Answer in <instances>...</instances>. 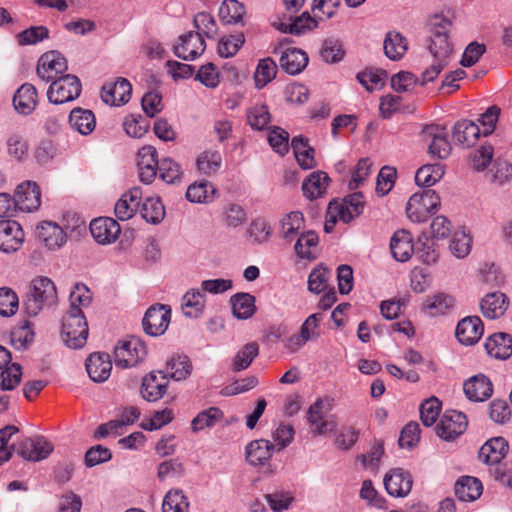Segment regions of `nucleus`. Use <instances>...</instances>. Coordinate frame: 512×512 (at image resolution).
<instances>
[{
	"label": "nucleus",
	"instance_id": "nucleus-7",
	"mask_svg": "<svg viewBox=\"0 0 512 512\" xmlns=\"http://www.w3.org/2000/svg\"><path fill=\"white\" fill-rule=\"evenodd\" d=\"M468 426L467 416L456 410H447L436 425V434L445 441H453L462 435Z\"/></svg>",
	"mask_w": 512,
	"mask_h": 512
},
{
	"label": "nucleus",
	"instance_id": "nucleus-27",
	"mask_svg": "<svg viewBox=\"0 0 512 512\" xmlns=\"http://www.w3.org/2000/svg\"><path fill=\"white\" fill-rule=\"evenodd\" d=\"M390 250L397 261L409 260L415 251L411 234L406 230L396 231L390 241Z\"/></svg>",
	"mask_w": 512,
	"mask_h": 512
},
{
	"label": "nucleus",
	"instance_id": "nucleus-26",
	"mask_svg": "<svg viewBox=\"0 0 512 512\" xmlns=\"http://www.w3.org/2000/svg\"><path fill=\"white\" fill-rule=\"evenodd\" d=\"M275 445L266 439L251 441L246 446V460L252 466L264 465L273 455Z\"/></svg>",
	"mask_w": 512,
	"mask_h": 512
},
{
	"label": "nucleus",
	"instance_id": "nucleus-14",
	"mask_svg": "<svg viewBox=\"0 0 512 512\" xmlns=\"http://www.w3.org/2000/svg\"><path fill=\"white\" fill-rule=\"evenodd\" d=\"M423 135L430 140L428 153L431 157L437 159H446L451 153V144L447 139V133L444 127L438 125L426 126L423 129Z\"/></svg>",
	"mask_w": 512,
	"mask_h": 512
},
{
	"label": "nucleus",
	"instance_id": "nucleus-54",
	"mask_svg": "<svg viewBox=\"0 0 512 512\" xmlns=\"http://www.w3.org/2000/svg\"><path fill=\"white\" fill-rule=\"evenodd\" d=\"M247 121L253 130H264L270 122L268 107L264 104L251 107L247 111Z\"/></svg>",
	"mask_w": 512,
	"mask_h": 512
},
{
	"label": "nucleus",
	"instance_id": "nucleus-12",
	"mask_svg": "<svg viewBox=\"0 0 512 512\" xmlns=\"http://www.w3.org/2000/svg\"><path fill=\"white\" fill-rule=\"evenodd\" d=\"M24 231L21 225L10 219L0 220V250L5 253L18 251L24 242Z\"/></svg>",
	"mask_w": 512,
	"mask_h": 512
},
{
	"label": "nucleus",
	"instance_id": "nucleus-46",
	"mask_svg": "<svg viewBox=\"0 0 512 512\" xmlns=\"http://www.w3.org/2000/svg\"><path fill=\"white\" fill-rule=\"evenodd\" d=\"M245 8L237 0H224L219 8V17L223 24L243 23Z\"/></svg>",
	"mask_w": 512,
	"mask_h": 512
},
{
	"label": "nucleus",
	"instance_id": "nucleus-32",
	"mask_svg": "<svg viewBox=\"0 0 512 512\" xmlns=\"http://www.w3.org/2000/svg\"><path fill=\"white\" fill-rule=\"evenodd\" d=\"M480 134V127L473 121L465 119L454 125L452 138L457 144L469 147L475 144Z\"/></svg>",
	"mask_w": 512,
	"mask_h": 512
},
{
	"label": "nucleus",
	"instance_id": "nucleus-44",
	"mask_svg": "<svg viewBox=\"0 0 512 512\" xmlns=\"http://www.w3.org/2000/svg\"><path fill=\"white\" fill-rule=\"evenodd\" d=\"M443 165L426 164L420 167L415 173V182L418 186L430 187L436 184L444 176Z\"/></svg>",
	"mask_w": 512,
	"mask_h": 512
},
{
	"label": "nucleus",
	"instance_id": "nucleus-22",
	"mask_svg": "<svg viewBox=\"0 0 512 512\" xmlns=\"http://www.w3.org/2000/svg\"><path fill=\"white\" fill-rule=\"evenodd\" d=\"M121 228L117 221L109 217H100L90 222V232L99 244L114 242L120 234Z\"/></svg>",
	"mask_w": 512,
	"mask_h": 512
},
{
	"label": "nucleus",
	"instance_id": "nucleus-30",
	"mask_svg": "<svg viewBox=\"0 0 512 512\" xmlns=\"http://www.w3.org/2000/svg\"><path fill=\"white\" fill-rule=\"evenodd\" d=\"M37 90L29 83L23 84L13 97L14 108L23 115H29L37 105Z\"/></svg>",
	"mask_w": 512,
	"mask_h": 512
},
{
	"label": "nucleus",
	"instance_id": "nucleus-24",
	"mask_svg": "<svg viewBox=\"0 0 512 512\" xmlns=\"http://www.w3.org/2000/svg\"><path fill=\"white\" fill-rule=\"evenodd\" d=\"M86 370L92 381L102 383L106 381L112 370V362L107 353H93L86 360Z\"/></svg>",
	"mask_w": 512,
	"mask_h": 512
},
{
	"label": "nucleus",
	"instance_id": "nucleus-51",
	"mask_svg": "<svg viewBox=\"0 0 512 512\" xmlns=\"http://www.w3.org/2000/svg\"><path fill=\"white\" fill-rule=\"evenodd\" d=\"M277 73V65L270 57L259 61L254 74L255 85L261 89L274 79Z\"/></svg>",
	"mask_w": 512,
	"mask_h": 512
},
{
	"label": "nucleus",
	"instance_id": "nucleus-38",
	"mask_svg": "<svg viewBox=\"0 0 512 512\" xmlns=\"http://www.w3.org/2000/svg\"><path fill=\"white\" fill-rule=\"evenodd\" d=\"M221 166L222 155L218 150H204L196 159V168L198 172L206 176L216 174L220 170Z\"/></svg>",
	"mask_w": 512,
	"mask_h": 512
},
{
	"label": "nucleus",
	"instance_id": "nucleus-63",
	"mask_svg": "<svg viewBox=\"0 0 512 512\" xmlns=\"http://www.w3.org/2000/svg\"><path fill=\"white\" fill-rule=\"evenodd\" d=\"M19 300L16 293L8 287L0 288V315L9 317L18 310Z\"/></svg>",
	"mask_w": 512,
	"mask_h": 512
},
{
	"label": "nucleus",
	"instance_id": "nucleus-60",
	"mask_svg": "<svg viewBox=\"0 0 512 512\" xmlns=\"http://www.w3.org/2000/svg\"><path fill=\"white\" fill-rule=\"evenodd\" d=\"M419 410L423 425L430 427L436 422L439 416L441 402L436 397H431L420 405Z\"/></svg>",
	"mask_w": 512,
	"mask_h": 512
},
{
	"label": "nucleus",
	"instance_id": "nucleus-45",
	"mask_svg": "<svg viewBox=\"0 0 512 512\" xmlns=\"http://www.w3.org/2000/svg\"><path fill=\"white\" fill-rule=\"evenodd\" d=\"M304 226V216L300 211L288 213L281 221L280 236L287 242H291Z\"/></svg>",
	"mask_w": 512,
	"mask_h": 512
},
{
	"label": "nucleus",
	"instance_id": "nucleus-11",
	"mask_svg": "<svg viewBox=\"0 0 512 512\" xmlns=\"http://www.w3.org/2000/svg\"><path fill=\"white\" fill-rule=\"evenodd\" d=\"M206 49V43L200 32L189 31L178 38L173 47L174 54L185 61H192L201 56Z\"/></svg>",
	"mask_w": 512,
	"mask_h": 512
},
{
	"label": "nucleus",
	"instance_id": "nucleus-39",
	"mask_svg": "<svg viewBox=\"0 0 512 512\" xmlns=\"http://www.w3.org/2000/svg\"><path fill=\"white\" fill-rule=\"evenodd\" d=\"M216 191L211 182L201 180L188 186L186 198L192 203H208L214 200Z\"/></svg>",
	"mask_w": 512,
	"mask_h": 512
},
{
	"label": "nucleus",
	"instance_id": "nucleus-21",
	"mask_svg": "<svg viewBox=\"0 0 512 512\" xmlns=\"http://www.w3.org/2000/svg\"><path fill=\"white\" fill-rule=\"evenodd\" d=\"M484 332L481 319L478 316H468L457 324L455 335L458 341L463 345H473L477 343Z\"/></svg>",
	"mask_w": 512,
	"mask_h": 512
},
{
	"label": "nucleus",
	"instance_id": "nucleus-57",
	"mask_svg": "<svg viewBox=\"0 0 512 512\" xmlns=\"http://www.w3.org/2000/svg\"><path fill=\"white\" fill-rule=\"evenodd\" d=\"M49 37V30L46 26H31L17 34L16 38L20 45H35Z\"/></svg>",
	"mask_w": 512,
	"mask_h": 512
},
{
	"label": "nucleus",
	"instance_id": "nucleus-1",
	"mask_svg": "<svg viewBox=\"0 0 512 512\" xmlns=\"http://www.w3.org/2000/svg\"><path fill=\"white\" fill-rule=\"evenodd\" d=\"M451 25V20L443 14H434L428 19V27L432 34L428 48L434 62L422 73L421 85L433 82L448 65L452 55V45L448 38Z\"/></svg>",
	"mask_w": 512,
	"mask_h": 512
},
{
	"label": "nucleus",
	"instance_id": "nucleus-41",
	"mask_svg": "<svg viewBox=\"0 0 512 512\" xmlns=\"http://www.w3.org/2000/svg\"><path fill=\"white\" fill-rule=\"evenodd\" d=\"M182 310L187 317H198L205 306V294L202 290L191 289L182 298Z\"/></svg>",
	"mask_w": 512,
	"mask_h": 512
},
{
	"label": "nucleus",
	"instance_id": "nucleus-58",
	"mask_svg": "<svg viewBox=\"0 0 512 512\" xmlns=\"http://www.w3.org/2000/svg\"><path fill=\"white\" fill-rule=\"evenodd\" d=\"M344 54L345 51L339 40L329 38L323 42L320 55L325 62L337 63L343 59Z\"/></svg>",
	"mask_w": 512,
	"mask_h": 512
},
{
	"label": "nucleus",
	"instance_id": "nucleus-34",
	"mask_svg": "<svg viewBox=\"0 0 512 512\" xmlns=\"http://www.w3.org/2000/svg\"><path fill=\"white\" fill-rule=\"evenodd\" d=\"M330 178L324 171L312 172L302 184V191L305 197L313 200L321 197L328 187Z\"/></svg>",
	"mask_w": 512,
	"mask_h": 512
},
{
	"label": "nucleus",
	"instance_id": "nucleus-50",
	"mask_svg": "<svg viewBox=\"0 0 512 512\" xmlns=\"http://www.w3.org/2000/svg\"><path fill=\"white\" fill-rule=\"evenodd\" d=\"M163 512H188L189 502L183 490L172 489L164 497Z\"/></svg>",
	"mask_w": 512,
	"mask_h": 512
},
{
	"label": "nucleus",
	"instance_id": "nucleus-3",
	"mask_svg": "<svg viewBox=\"0 0 512 512\" xmlns=\"http://www.w3.org/2000/svg\"><path fill=\"white\" fill-rule=\"evenodd\" d=\"M88 323L81 309H69L62 318L61 337L71 349L82 348L88 337Z\"/></svg>",
	"mask_w": 512,
	"mask_h": 512
},
{
	"label": "nucleus",
	"instance_id": "nucleus-48",
	"mask_svg": "<svg viewBox=\"0 0 512 512\" xmlns=\"http://www.w3.org/2000/svg\"><path fill=\"white\" fill-rule=\"evenodd\" d=\"M258 354L259 345L256 342L247 343L235 355L232 362V370L240 372L247 369Z\"/></svg>",
	"mask_w": 512,
	"mask_h": 512
},
{
	"label": "nucleus",
	"instance_id": "nucleus-20",
	"mask_svg": "<svg viewBox=\"0 0 512 512\" xmlns=\"http://www.w3.org/2000/svg\"><path fill=\"white\" fill-rule=\"evenodd\" d=\"M465 396L473 402H484L492 396L493 384L484 374L468 378L463 384Z\"/></svg>",
	"mask_w": 512,
	"mask_h": 512
},
{
	"label": "nucleus",
	"instance_id": "nucleus-62",
	"mask_svg": "<svg viewBox=\"0 0 512 512\" xmlns=\"http://www.w3.org/2000/svg\"><path fill=\"white\" fill-rule=\"evenodd\" d=\"M425 240L419 238L414 254L425 264L435 263L439 257L433 240L424 236Z\"/></svg>",
	"mask_w": 512,
	"mask_h": 512
},
{
	"label": "nucleus",
	"instance_id": "nucleus-31",
	"mask_svg": "<svg viewBox=\"0 0 512 512\" xmlns=\"http://www.w3.org/2000/svg\"><path fill=\"white\" fill-rule=\"evenodd\" d=\"M482 492V483L475 477L462 476L455 483V495L460 501H475L481 496Z\"/></svg>",
	"mask_w": 512,
	"mask_h": 512
},
{
	"label": "nucleus",
	"instance_id": "nucleus-4",
	"mask_svg": "<svg viewBox=\"0 0 512 512\" xmlns=\"http://www.w3.org/2000/svg\"><path fill=\"white\" fill-rule=\"evenodd\" d=\"M440 206L439 195L431 189H425L422 192L414 193L406 205L407 217L415 222H425L429 216L435 213Z\"/></svg>",
	"mask_w": 512,
	"mask_h": 512
},
{
	"label": "nucleus",
	"instance_id": "nucleus-13",
	"mask_svg": "<svg viewBox=\"0 0 512 512\" xmlns=\"http://www.w3.org/2000/svg\"><path fill=\"white\" fill-rule=\"evenodd\" d=\"M364 204L363 194L356 192L346 196L341 202L331 201L329 209L330 212L337 213L342 222L349 223L363 212Z\"/></svg>",
	"mask_w": 512,
	"mask_h": 512
},
{
	"label": "nucleus",
	"instance_id": "nucleus-19",
	"mask_svg": "<svg viewBox=\"0 0 512 512\" xmlns=\"http://www.w3.org/2000/svg\"><path fill=\"white\" fill-rule=\"evenodd\" d=\"M132 86L126 78L119 77L115 82L102 86L101 99L106 104L120 106L126 104L131 98Z\"/></svg>",
	"mask_w": 512,
	"mask_h": 512
},
{
	"label": "nucleus",
	"instance_id": "nucleus-5",
	"mask_svg": "<svg viewBox=\"0 0 512 512\" xmlns=\"http://www.w3.org/2000/svg\"><path fill=\"white\" fill-rule=\"evenodd\" d=\"M82 85L79 78L72 74L61 75L51 81L47 90V98L53 104L71 102L81 94Z\"/></svg>",
	"mask_w": 512,
	"mask_h": 512
},
{
	"label": "nucleus",
	"instance_id": "nucleus-9",
	"mask_svg": "<svg viewBox=\"0 0 512 512\" xmlns=\"http://www.w3.org/2000/svg\"><path fill=\"white\" fill-rule=\"evenodd\" d=\"M170 319L171 309L169 306L162 304L153 305L146 311L143 317V330L149 336H160L167 330Z\"/></svg>",
	"mask_w": 512,
	"mask_h": 512
},
{
	"label": "nucleus",
	"instance_id": "nucleus-52",
	"mask_svg": "<svg viewBox=\"0 0 512 512\" xmlns=\"http://www.w3.org/2000/svg\"><path fill=\"white\" fill-rule=\"evenodd\" d=\"M158 172L159 177L168 184L180 182L183 174L181 165L169 157L160 160Z\"/></svg>",
	"mask_w": 512,
	"mask_h": 512
},
{
	"label": "nucleus",
	"instance_id": "nucleus-36",
	"mask_svg": "<svg viewBox=\"0 0 512 512\" xmlns=\"http://www.w3.org/2000/svg\"><path fill=\"white\" fill-rule=\"evenodd\" d=\"M383 48L390 60L398 61L403 58L408 49V40L400 32L389 31L385 36Z\"/></svg>",
	"mask_w": 512,
	"mask_h": 512
},
{
	"label": "nucleus",
	"instance_id": "nucleus-18",
	"mask_svg": "<svg viewBox=\"0 0 512 512\" xmlns=\"http://www.w3.org/2000/svg\"><path fill=\"white\" fill-rule=\"evenodd\" d=\"M15 201L21 212L37 210L41 204V192L36 182L25 181L15 190Z\"/></svg>",
	"mask_w": 512,
	"mask_h": 512
},
{
	"label": "nucleus",
	"instance_id": "nucleus-56",
	"mask_svg": "<svg viewBox=\"0 0 512 512\" xmlns=\"http://www.w3.org/2000/svg\"><path fill=\"white\" fill-rule=\"evenodd\" d=\"M386 77L387 72L381 69H367L357 74V80L368 91L381 88Z\"/></svg>",
	"mask_w": 512,
	"mask_h": 512
},
{
	"label": "nucleus",
	"instance_id": "nucleus-43",
	"mask_svg": "<svg viewBox=\"0 0 512 512\" xmlns=\"http://www.w3.org/2000/svg\"><path fill=\"white\" fill-rule=\"evenodd\" d=\"M316 24V21L310 16V14L308 12H304L295 18L290 17V22H281L278 29L283 33L300 35L307 30L315 28Z\"/></svg>",
	"mask_w": 512,
	"mask_h": 512
},
{
	"label": "nucleus",
	"instance_id": "nucleus-53",
	"mask_svg": "<svg viewBox=\"0 0 512 512\" xmlns=\"http://www.w3.org/2000/svg\"><path fill=\"white\" fill-rule=\"evenodd\" d=\"M244 42L245 36L243 33L222 37L219 40L217 49L219 56L224 58L233 57L243 46Z\"/></svg>",
	"mask_w": 512,
	"mask_h": 512
},
{
	"label": "nucleus",
	"instance_id": "nucleus-29",
	"mask_svg": "<svg viewBox=\"0 0 512 512\" xmlns=\"http://www.w3.org/2000/svg\"><path fill=\"white\" fill-rule=\"evenodd\" d=\"M306 52L297 48H287L280 57V66L290 75L299 74L308 64Z\"/></svg>",
	"mask_w": 512,
	"mask_h": 512
},
{
	"label": "nucleus",
	"instance_id": "nucleus-6",
	"mask_svg": "<svg viewBox=\"0 0 512 512\" xmlns=\"http://www.w3.org/2000/svg\"><path fill=\"white\" fill-rule=\"evenodd\" d=\"M146 355L147 347L145 343L136 337L119 342L114 349L115 364L122 368L136 366L144 360Z\"/></svg>",
	"mask_w": 512,
	"mask_h": 512
},
{
	"label": "nucleus",
	"instance_id": "nucleus-40",
	"mask_svg": "<svg viewBox=\"0 0 512 512\" xmlns=\"http://www.w3.org/2000/svg\"><path fill=\"white\" fill-rule=\"evenodd\" d=\"M233 315L238 319H248L256 311L255 297L249 293H237L230 299Z\"/></svg>",
	"mask_w": 512,
	"mask_h": 512
},
{
	"label": "nucleus",
	"instance_id": "nucleus-2",
	"mask_svg": "<svg viewBox=\"0 0 512 512\" xmlns=\"http://www.w3.org/2000/svg\"><path fill=\"white\" fill-rule=\"evenodd\" d=\"M57 301V290L54 282L45 276L32 280L27 298L24 302L28 316H37L43 309L54 305Z\"/></svg>",
	"mask_w": 512,
	"mask_h": 512
},
{
	"label": "nucleus",
	"instance_id": "nucleus-42",
	"mask_svg": "<svg viewBox=\"0 0 512 512\" xmlns=\"http://www.w3.org/2000/svg\"><path fill=\"white\" fill-rule=\"evenodd\" d=\"M140 213L146 222L159 224L165 217V207L158 196L147 197L141 205Z\"/></svg>",
	"mask_w": 512,
	"mask_h": 512
},
{
	"label": "nucleus",
	"instance_id": "nucleus-35",
	"mask_svg": "<svg viewBox=\"0 0 512 512\" xmlns=\"http://www.w3.org/2000/svg\"><path fill=\"white\" fill-rule=\"evenodd\" d=\"M70 126L82 135H89L96 126L94 113L89 109L74 108L69 114Z\"/></svg>",
	"mask_w": 512,
	"mask_h": 512
},
{
	"label": "nucleus",
	"instance_id": "nucleus-37",
	"mask_svg": "<svg viewBox=\"0 0 512 512\" xmlns=\"http://www.w3.org/2000/svg\"><path fill=\"white\" fill-rule=\"evenodd\" d=\"M324 402L322 399H317L308 409L307 420L309 424L314 427L312 432L315 435H323L331 432L334 429V424L330 421L323 419L324 417Z\"/></svg>",
	"mask_w": 512,
	"mask_h": 512
},
{
	"label": "nucleus",
	"instance_id": "nucleus-8",
	"mask_svg": "<svg viewBox=\"0 0 512 512\" xmlns=\"http://www.w3.org/2000/svg\"><path fill=\"white\" fill-rule=\"evenodd\" d=\"M67 69L66 58L58 51H49L39 58L36 72L41 80L51 82L63 75Z\"/></svg>",
	"mask_w": 512,
	"mask_h": 512
},
{
	"label": "nucleus",
	"instance_id": "nucleus-10",
	"mask_svg": "<svg viewBox=\"0 0 512 512\" xmlns=\"http://www.w3.org/2000/svg\"><path fill=\"white\" fill-rule=\"evenodd\" d=\"M54 446L43 436L24 438L18 443L17 454L23 459L38 462L49 457Z\"/></svg>",
	"mask_w": 512,
	"mask_h": 512
},
{
	"label": "nucleus",
	"instance_id": "nucleus-59",
	"mask_svg": "<svg viewBox=\"0 0 512 512\" xmlns=\"http://www.w3.org/2000/svg\"><path fill=\"white\" fill-rule=\"evenodd\" d=\"M22 377V367L18 363H12L0 374V388L3 391H11L18 386Z\"/></svg>",
	"mask_w": 512,
	"mask_h": 512
},
{
	"label": "nucleus",
	"instance_id": "nucleus-33",
	"mask_svg": "<svg viewBox=\"0 0 512 512\" xmlns=\"http://www.w3.org/2000/svg\"><path fill=\"white\" fill-rule=\"evenodd\" d=\"M508 307V299L501 292L487 294L480 303L483 315L489 319H496L504 315Z\"/></svg>",
	"mask_w": 512,
	"mask_h": 512
},
{
	"label": "nucleus",
	"instance_id": "nucleus-64",
	"mask_svg": "<svg viewBox=\"0 0 512 512\" xmlns=\"http://www.w3.org/2000/svg\"><path fill=\"white\" fill-rule=\"evenodd\" d=\"M494 155L493 146L490 144L481 145L471 154V164L474 170L484 171L491 163Z\"/></svg>",
	"mask_w": 512,
	"mask_h": 512
},
{
	"label": "nucleus",
	"instance_id": "nucleus-61",
	"mask_svg": "<svg viewBox=\"0 0 512 512\" xmlns=\"http://www.w3.org/2000/svg\"><path fill=\"white\" fill-rule=\"evenodd\" d=\"M112 459V452L109 448L100 444L90 447L84 456V463L91 468L102 463H106Z\"/></svg>",
	"mask_w": 512,
	"mask_h": 512
},
{
	"label": "nucleus",
	"instance_id": "nucleus-28",
	"mask_svg": "<svg viewBox=\"0 0 512 512\" xmlns=\"http://www.w3.org/2000/svg\"><path fill=\"white\" fill-rule=\"evenodd\" d=\"M487 353L500 360H506L512 355V336L499 332L491 335L485 342Z\"/></svg>",
	"mask_w": 512,
	"mask_h": 512
},
{
	"label": "nucleus",
	"instance_id": "nucleus-47",
	"mask_svg": "<svg viewBox=\"0 0 512 512\" xmlns=\"http://www.w3.org/2000/svg\"><path fill=\"white\" fill-rule=\"evenodd\" d=\"M223 417L224 414L221 409L218 407H210L198 413L191 422V428L194 432H198L204 428L213 427L219 423Z\"/></svg>",
	"mask_w": 512,
	"mask_h": 512
},
{
	"label": "nucleus",
	"instance_id": "nucleus-17",
	"mask_svg": "<svg viewBox=\"0 0 512 512\" xmlns=\"http://www.w3.org/2000/svg\"><path fill=\"white\" fill-rule=\"evenodd\" d=\"M387 493L393 497L407 496L413 485L411 474L403 468H393L384 477Z\"/></svg>",
	"mask_w": 512,
	"mask_h": 512
},
{
	"label": "nucleus",
	"instance_id": "nucleus-16",
	"mask_svg": "<svg viewBox=\"0 0 512 512\" xmlns=\"http://www.w3.org/2000/svg\"><path fill=\"white\" fill-rule=\"evenodd\" d=\"M160 160H158V152L151 145L143 146L138 151V171L140 181L144 184L153 182L158 173Z\"/></svg>",
	"mask_w": 512,
	"mask_h": 512
},
{
	"label": "nucleus",
	"instance_id": "nucleus-49",
	"mask_svg": "<svg viewBox=\"0 0 512 512\" xmlns=\"http://www.w3.org/2000/svg\"><path fill=\"white\" fill-rule=\"evenodd\" d=\"M170 377L176 381L185 380L192 372V363L186 355H174L167 361Z\"/></svg>",
	"mask_w": 512,
	"mask_h": 512
},
{
	"label": "nucleus",
	"instance_id": "nucleus-55",
	"mask_svg": "<svg viewBox=\"0 0 512 512\" xmlns=\"http://www.w3.org/2000/svg\"><path fill=\"white\" fill-rule=\"evenodd\" d=\"M319 242L318 235L314 231H307L302 233L301 236L297 239L294 249L297 254L302 259H312L314 258L311 248L317 246Z\"/></svg>",
	"mask_w": 512,
	"mask_h": 512
},
{
	"label": "nucleus",
	"instance_id": "nucleus-23",
	"mask_svg": "<svg viewBox=\"0 0 512 512\" xmlns=\"http://www.w3.org/2000/svg\"><path fill=\"white\" fill-rule=\"evenodd\" d=\"M509 451L508 441L501 437H493L487 440L480 448L478 457L480 461L488 465L500 463Z\"/></svg>",
	"mask_w": 512,
	"mask_h": 512
},
{
	"label": "nucleus",
	"instance_id": "nucleus-15",
	"mask_svg": "<svg viewBox=\"0 0 512 512\" xmlns=\"http://www.w3.org/2000/svg\"><path fill=\"white\" fill-rule=\"evenodd\" d=\"M167 388V374L163 371H152L142 379L140 393L144 400L156 402L165 395Z\"/></svg>",
	"mask_w": 512,
	"mask_h": 512
},
{
	"label": "nucleus",
	"instance_id": "nucleus-25",
	"mask_svg": "<svg viewBox=\"0 0 512 512\" xmlns=\"http://www.w3.org/2000/svg\"><path fill=\"white\" fill-rule=\"evenodd\" d=\"M36 235L49 249L61 247L66 242L63 229L55 222L43 221L36 228Z\"/></svg>",
	"mask_w": 512,
	"mask_h": 512
}]
</instances>
